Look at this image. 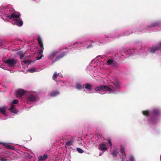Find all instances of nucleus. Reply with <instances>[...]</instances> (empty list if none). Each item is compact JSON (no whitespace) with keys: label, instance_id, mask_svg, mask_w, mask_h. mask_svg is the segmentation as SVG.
<instances>
[{"label":"nucleus","instance_id":"1","mask_svg":"<svg viewBox=\"0 0 161 161\" xmlns=\"http://www.w3.org/2000/svg\"><path fill=\"white\" fill-rule=\"evenodd\" d=\"M37 41L38 45L40 47L41 49L37 53L39 55L36 57V59L37 60H39L43 57L42 53L43 52L44 48L43 47V44L42 43V39L40 36L39 35H38V36Z\"/></svg>","mask_w":161,"mask_h":161},{"label":"nucleus","instance_id":"2","mask_svg":"<svg viewBox=\"0 0 161 161\" xmlns=\"http://www.w3.org/2000/svg\"><path fill=\"white\" fill-rule=\"evenodd\" d=\"M94 90L96 91H108L111 92L114 91V87L111 86H97L94 88Z\"/></svg>","mask_w":161,"mask_h":161},{"label":"nucleus","instance_id":"3","mask_svg":"<svg viewBox=\"0 0 161 161\" xmlns=\"http://www.w3.org/2000/svg\"><path fill=\"white\" fill-rule=\"evenodd\" d=\"M17 61L13 58H9L4 61L7 65L10 67L14 68L15 66Z\"/></svg>","mask_w":161,"mask_h":161},{"label":"nucleus","instance_id":"4","mask_svg":"<svg viewBox=\"0 0 161 161\" xmlns=\"http://www.w3.org/2000/svg\"><path fill=\"white\" fill-rule=\"evenodd\" d=\"M14 11V9H12L11 10L10 9L9 10V11L10 12V13H11V14L9 15H8L6 16V17L8 18V19H10L11 18H14L13 19H18L20 17V15L19 14H15L13 12V11Z\"/></svg>","mask_w":161,"mask_h":161},{"label":"nucleus","instance_id":"5","mask_svg":"<svg viewBox=\"0 0 161 161\" xmlns=\"http://www.w3.org/2000/svg\"><path fill=\"white\" fill-rule=\"evenodd\" d=\"M12 23L15 24L19 26H21L23 25V22L22 20H19L17 19H13L12 21Z\"/></svg>","mask_w":161,"mask_h":161},{"label":"nucleus","instance_id":"6","mask_svg":"<svg viewBox=\"0 0 161 161\" xmlns=\"http://www.w3.org/2000/svg\"><path fill=\"white\" fill-rule=\"evenodd\" d=\"M160 48V47L156 45L153 46L152 48H149L148 49V51L152 53L153 54L155 52L159 50Z\"/></svg>","mask_w":161,"mask_h":161},{"label":"nucleus","instance_id":"7","mask_svg":"<svg viewBox=\"0 0 161 161\" xmlns=\"http://www.w3.org/2000/svg\"><path fill=\"white\" fill-rule=\"evenodd\" d=\"M58 54L57 50L53 51L51 52L48 56V58L50 60H53V58Z\"/></svg>","mask_w":161,"mask_h":161},{"label":"nucleus","instance_id":"8","mask_svg":"<svg viewBox=\"0 0 161 161\" xmlns=\"http://www.w3.org/2000/svg\"><path fill=\"white\" fill-rule=\"evenodd\" d=\"M161 25V23L160 21H156L153 22L148 28H151L153 27L160 26Z\"/></svg>","mask_w":161,"mask_h":161},{"label":"nucleus","instance_id":"9","mask_svg":"<svg viewBox=\"0 0 161 161\" xmlns=\"http://www.w3.org/2000/svg\"><path fill=\"white\" fill-rule=\"evenodd\" d=\"M25 93V91L23 89H20L17 91V97H21Z\"/></svg>","mask_w":161,"mask_h":161},{"label":"nucleus","instance_id":"10","mask_svg":"<svg viewBox=\"0 0 161 161\" xmlns=\"http://www.w3.org/2000/svg\"><path fill=\"white\" fill-rule=\"evenodd\" d=\"M66 53L65 52H64L62 53L60 55H58L54 59L53 62H56L58 60L60 59L61 58L63 57L65 55Z\"/></svg>","mask_w":161,"mask_h":161},{"label":"nucleus","instance_id":"11","mask_svg":"<svg viewBox=\"0 0 161 161\" xmlns=\"http://www.w3.org/2000/svg\"><path fill=\"white\" fill-rule=\"evenodd\" d=\"M98 149L102 151H105L107 150V148L105 144L102 143L99 145Z\"/></svg>","mask_w":161,"mask_h":161},{"label":"nucleus","instance_id":"12","mask_svg":"<svg viewBox=\"0 0 161 161\" xmlns=\"http://www.w3.org/2000/svg\"><path fill=\"white\" fill-rule=\"evenodd\" d=\"M27 98L30 101L34 102L36 100V96L33 94H30Z\"/></svg>","mask_w":161,"mask_h":161},{"label":"nucleus","instance_id":"13","mask_svg":"<svg viewBox=\"0 0 161 161\" xmlns=\"http://www.w3.org/2000/svg\"><path fill=\"white\" fill-rule=\"evenodd\" d=\"M48 158V156L46 154H44L43 156H40L38 158V161H44Z\"/></svg>","mask_w":161,"mask_h":161},{"label":"nucleus","instance_id":"14","mask_svg":"<svg viewBox=\"0 0 161 161\" xmlns=\"http://www.w3.org/2000/svg\"><path fill=\"white\" fill-rule=\"evenodd\" d=\"M9 110L13 113L17 114L18 112V111L14 107V105L13 104H11V108L9 109Z\"/></svg>","mask_w":161,"mask_h":161},{"label":"nucleus","instance_id":"15","mask_svg":"<svg viewBox=\"0 0 161 161\" xmlns=\"http://www.w3.org/2000/svg\"><path fill=\"white\" fill-rule=\"evenodd\" d=\"M74 138L73 137H71L70 138V140L68 141L65 143V144L67 146H71L72 145L74 142Z\"/></svg>","mask_w":161,"mask_h":161},{"label":"nucleus","instance_id":"16","mask_svg":"<svg viewBox=\"0 0 161 161\" xmlns=\"http://www.w3.org/2000/svg\"><path fill=\"white\" fill-rule=\"evenodd\" d=\"M7 109V107L6 106H3L2 107L0 108V112L2 113L4 115H6V110Z\"/></svg>","mask_w":161,"mask_h":161},{"label":"nucleus","instance_id":"17","mask_svg":"<svg viewBox=\"0 0 161 161\" xmlns=\"http://www.w3.org/2000/svg\"><path fill=\"white\" fill-rule=\"evenodd\" d=\"M59 93V92L56 90L53 91L51 93L50 95L52 97H54L58 95Z\"/></svg>","mask_w":161,"mask_h":161},{"label":"nucleus","instance_id":"18","mask_svg":"<svg viewBox=\"0 0 161 161\" xmlns=\"http://www.w3.org/2000/svg\"><path fill=\"white\" fill-rule=\"evenodd\" d=\"M3 144L4 146H5L6 148L9 149H13V147L12 145H9L8 144L6 143H0V144Z\"/></svg>","mask_w":161,"mask_h":161},{"label":"nucleus","instance_id":"19","mask_svg":"<svg viewBox=\"0 0 161 161\" xmlns=\"http://www.w3.org/2000/svg\"><path fill=\"white\" fill-rule=\"evenodd\" d=\"M83 86H85V88L86 90L89 91L91 90L92 86L90 84L87 83L86 85H83Z\"/></svg>","mask_w":161,"mask_h":161},{"label":"nucleus","instance_id":"20","mask_svg":"<svg viewBox=\"0 0 161 161\" xmlns=\"http://www.w3.org/2000/svg\"><path fill=\"white\" fill-rule=\"evenodd\" d=\"M75 88L79 90H81L84 88V86H82L81 84L79 83H77L76 84Z\"/></svg>","mask_w":161,"mask_h":161},{"label":"nucleus","instance_id":"21","mask_svg":"<svg viewBox=\"0 0 161 161\" xmlns=\"http://www.w3.org/2000/svg\"><path fill=\"white\" fill-rule=\"evenodd\" d=\"M111 154L114 157H116L117 156V154H118L119 152L115 150H112L110 151Z\"/></svg>","mask_w":161,"mask_h":161},{"label":"nucleus","instance_id":"22","mask_svg":"<svg viewBox=\"0 0 161 161\" xmlns=\"http://www.w3.org/2000/svg\"><path fill=\"white\" fill-rule=\"evenodd\" d=\"M152 114L155 116H157L159 114V112L157 109H153L152 112Z\"/></svg>","mask_w":161,"mask_h":161},{"label":"nucleus","instance_id":"23","mask_svg":"<svg viewBox=\"0 0 161 161\" xmlns=\"http://www.w3.org/2000/svg\"><path fill=\"white\" fill-rule=\"evenodd\" d=\"M120 153L124 157L126 156V154L125 151V148L121 146L120 147Z\"/></svg>","mask_w":161,"mask_h":161},{"label":"nucleus","instance_id":"24","mask_svg":"<svg viewBox=\"0 0 161 161\" xmlns=\"http://www.w3.org/2000/svg\"><path fill=\"white\" fill-rule=\"evenodd\" d=\"M59 73L57 74V72H55L53 76V79L55 80L57 78V77L59 75Z\"/></svg>","mask_w":161,"mask_h":161},{"label":"nucleus","instance_id":"25","mask_svg":"<svg viewBox=\"0 0 161 161\" xmlns=\"http://www.w3.org/2000/svg\"><path fill=\"white\" fill-rule=\"evenodd\" d=\"M142 113L144 115L146 116H148L149 114V112L148 110L143 111L142 112Z\"/></svg>","mask_w":161,"mask_h":161},{"label":"nucleus","instance_id":"26","mask_svg":"<svg viewBox=\"0 0 161 161\" xmlns=\"http://www.w3.org/2000/svg\"><path fill=\"white\" fill-rule=\"evenodd\" d=\"M114 85L115 86L116 88H118L119 85V82L118 81H115L114 83Z\"/></svg>","mask_w":161,"mask_h":161},{"label":"nucleus","instance_id":"27","mask_svg":"<svg viewBox=\"0 0 161 161\" xmlns=\"http://www.w3.org/2000/svg\"><path fill=\"white\" fill-rule=\"evenodd\" d=\"M76 150L77 151L80 153H83V150L80 148H77Z\"/></svg>","mask_w":161,"mask_h":161},{"label":"nucleus","instance_id":"28","mask_svg":"<svg viewBox=\"0 0 161 161\" xmlns=\"http://www.w3.org/2000/svg\"><path fill=\"white\" fill-rule=\"evenodd\" d=\"M6 157H3L0 156V161H7V160L6 159Z\"/></svg>","mask_w":161,"mask_h":161},{"label":"nucleus","instance_id":"29","mask_svg":"<svg viewBox=\"0 0 161 161\" xmlns=\"http://www.w3.org/2000/svg\"><path fill=\"white\" fill-rule=\"evenodd\" d=\"M25 64H30L31 63V61L30 60H25L23 61Z\"/></svg>","mask_w":161,"mask_h":161},{"label":"nucleus","instance_id":"30","mask_svg":"<svg viewBox=\"0 0 161 161\" xmlns=\"http://www.w3.org/2000/svg\"><path fill=\"white\" fill-rule=\"evenodd\" d=\"M113 61L112 59H109L107 61V64H108L110 65L113 63Z\"/></svg>","mask_w":161,"mask_h":161},{"label":"nucleus","instance_id":"31","mask_svg":"<svg viewBox=\"0 0 161 161\" xmlns=\"http://www.w3.org/2000/svg\"><path fill=\"white\" fill-rule=\"evenodd\" d=\"M36 70L34 68H31L29 69V71L31 73H33L36 72Z\"/></svg>","mask_w":161,"mask_h":161},{"label":"nucleus","instance_id":"32","mask_svg":"<svg viewBox=\"0 0 161 161\" xmlns=\"http://www.w3.org/2000/svg\"><path fill=\"white\" fill-rule=\"evenodd\" d=\"M108 142L109 143V145L110 146V147H111L112 146V143L111 142V140L109 139H108Z\"/></svg>","mask_w":161,"mask_h":161},{"label":"nucleus","instance_id":"33","mask_svg":"<svg viewBox=\"0 0 161 161\" xmlns=\"http://www.w3.org/2000/svg\"><path fill=\"white\" fill-rule=\"evenodd\" d=\"M18 100H14L13 101V103L14 104H16L18 103Z\"/></svg>","mask_w":161,"mask_h":161},{"label":"nucleus","instance_id":"34","mask_svg":"<svg viewBox=\"0 0 161 161\" xmlns=\"http://www.w3.org/2000/svg\"><path fill=\"white\" fill-rule=\"evenodd\" d=\"M19 55L20 56V58L21 59H22L25 56V55L24 54H19Z\"/></svg>","mask_w":161,"mask_h":161},{"label":"nucleus","instance_id":"35","mask_svg":"<svg viewBox=\"0 0 161 161\" xmlns=\"http://www.w3.org/2000/svg\"><path fill=\"white\" fill-rule=\"evenodd\" d=\"M152 117H151V118L150 119V121L151 122H152L153 123L154 122L152 120Z\"/></svg>","mask_w":161,"mask_h":161},{"label":"nucleus","instance_id":"36","mask_svg":"<svg viewBox=\"0 0 161 161\" xmlns=\"http://www.w3.org/2000/svg\"><path fill=\"white\" fill-rule=\"evenodd\" d=\"M92 45H90L88 46H87V47L88 48H90V47H92Z\"/></svg>","mask_w":161,"mask_h":161},{"label":"nucleus","instance_id":"37","mask_svg":"<svg viewBox=\"0 0 161 161\" xmlns=\"http://www.w3.org/2000/svg\"><path fill=\"white\" fill-rule=\"evenodd\" d=\"M159 46L160 47V48H161V42L159 43Z\"/></svg>","mask_w":161,"mask_h":161}]
</instances>
